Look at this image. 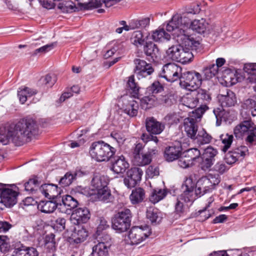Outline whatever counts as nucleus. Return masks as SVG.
I'll return each instance as SVG.
<instances>
[{
  "mask_svg": "<svg viewBox=\"0 0 256 256\" xmlns=\"http://www.w3.org/2000/svg\"><path fill=\"white\" fill-rule=\"evenodd\" d=\"M36 122L32 118H24L8 126L0 127V142L5 145L10 140L16 145L20 146L30 140L38 134Z\"/></svg>",
  "mask_w": 256,
  "mask_h": 256,
  "instance_id": "1",
  "label": "nucleus"
},
{
  "mask_svg": "<svg viewBox=\"0 0 256 256\" xmlns=\"http://www.w3.org/2000/svg\"><path fill=\"white\" fill-rule=\"evenodd\" d=\"M116 152L114 148L102 140L92 142L89 150L92 158L98 162L109 161Z\"/></svg>",
  "mask_w": 256,
  "mask_h": 256,
  "instance_id": "2",
  "label": "nucleus"
},
{
  "mask_svg": "<svg viewBox=\"0 0 256 256\" xmlns=\"http://www.w3.org/2000/svg\"><path fill=\"white\" fill-rule=\"evenodd\" d=\"M202 80L200 73L195 70L188 71L181 74L180 85L182 88L192 91L199 88Z\"/></svg>",
  "mask_w": 256,
  "mask_h": 256,
  "instance_id": "3",
  "label": "nucleus"
},
{
  "mask_svg": "<svg viewBox=\"0 0 256 256\" xmlns=\"http://www.w3.org/2000/svg\"><path fill=\"white\" fill-rule=\"evenodd\" d=\"M220 182V178L218 174H210L208 176H203L196 183L195 194L200 197L214 190Z\"/></svg>",
  "mask_w": 256,
  "mask_h": 256,
  "instance_id": "4",
  "label": "nucleus"
},
{
  "mask_svg": "<svg viewBox=\"0 0 256 256\" xmlns=\"http://www.w3.org/2000/svg\"><path fill=\"white\" fill-rule=\"evenodd\" d=\"M132 213L130 209L118 212L114 214L112 220V226L119 232L126 231L130 226Z\"/></svg>",
  "mask_w": 256,
  "mask_h": 256,
  "instance_id": "5",
  "label": "nucleus"
},
{
  "mask_svg": "<svg viewBox=\"0 0 256 256\" xmlns=\"http://www.w3.org/2000/svg\"><path fill=\"white\" fill-rule=\"evenodd\" d=\"M191 22H192L186 12H184L182 14H176L167 24L166 30L169 32L176 31L180 32V30L182 28L188 32Z\"/></svg>",
  "mask_w": 256,
  "mask_h": 256,
  "instance_id": "6",
  "label": "nucleus"
},
{
  "mask_svg": "<svg viewBox=\"0 0 256 256\" xmlns=\"http://www.w3.org/2000/svg\"><path fill=\"white\" fill-rule=\"evenodd\" d=\"M200 152L196 148H191L182 152L178 164L182 168L192 167L200 160Z\"/></svg>",
  "mask_w": 256,
  "mask_h": 256,
  "instance_id": "7",
  "label": "nucleus"
},
{
  "mask_svg": "<svg viewBox=\"0 0 256 256\" xmlns=\"http://www.w3.org/2000/svg\"><path fill=\"white\" fill-rule=\"evenodd\" d=\"M152 233L148 225L133 226L129 232L128 238L132 244H138L147 238Z\"/></svg>",
  "mask_w": 256,
  "mask_h": 256,
  "instance_id": "8",
  "label": "nucleus"
},
{
  "mask_svg": "<svg viewBox=\"0 0 256 256\" xmlns=\"http://www.w3.org/2000/svg\"><path fill=\"white\" fill-rule=\"evenodd\" d=\"M182 68L175 64L168 63L165 64L162 72L159 74L160 76L164 78L168 82H174L178 80H180Z\"/></svg>",
  "mask_w": 256,
  "mask_h": 256,
  "instance_id": "9",
  "label": "nucleus"
},
{
  "mask_svg": "<svg viewBox=\"0 0 256 256\" xmlns=\"http://www.w3.org/2000/svg\"><path fill=\"white\" fill-rule=\"evenodd\" d=\"M135 68L134 74L138 79L146 78L154 72L152 64L147 63L145 60L139 58L134 60Z\"/></svg>",
  "mask_w": 256,
  "mask_h": 256,
  "instance_id": "10",
  "label": "nucleus"
},
{
  "mask_svg": "<svg viewBox=\"0 0 256 256\" xmlns=\"http://www.w3.org/2000/svg\"><path fill=\"white\" fill-rule=\"evenodd\" d=\"M200 116L195 113H192L189 117L185 118L184 122V131L188 138L194 139L198 133V119Z\"/></svg>",
  "mask_w": 256,
  "mask_h": 256,
  "instance_id": "11",
  "label": "nucleus"
},
{
  "mask_svg": "<svg viewBox=\"0 0 256 256\" xmlns=\"http://www.w3.org/2000/svg\"><path fill=\"white\" fill-rule=\"evenodd\" d=\"M142 170L138 168H132L127 172V176L124 180V184L129 188L134 187L141 180Z\"/></svg>",
  "mask_w": 256,
  "mask_h": 256,
  "instance_id": "12",
  "label": "nucleus"
},
{
  "mask_svg": "<svg viewBox=\"0 0 256 256\" xmlns=\"http://www.w3.org/2000/svg\"><path fill=\"white\" fill-rule=\"evenodd\" d=\"M88 236V231L82 226L77 225L73 230L71 236L68 238L70 243L80 244L85 241Z\"/></svg>",
  "mask_w": 256,
  "mask_h": 256,
  "instance_id": "13",
  "label": "nucleus"
},
{
  "mask_svg": "<svg viewBox=\"0 0 256 256\" xmlns=\"http://www.w3.org/2000/svg\"><path fill=\"white\" fill-rule=\"evenodd\" d=\"M17 192L10 188H6L0 192V202L6 207H12L16 203Z\"/></svg>",
  "mask_w": 256,
  "mask_h": 256,
  "instance_id": "14",
  "label": "nucleus"
},
{
  "mask_svg": "<svg viewBox=\"0 0 256 256\" xmlns=\"http://www.w3.org/2000/svg\"><path fill=\"white\" fill-rule=\"evenodd\" d=\"M129 164L126 158L123 155H121L114 158L112 161L111 169L116 174H123L129 168Z\"/></svg>",
  "mask_w": 256,
  "mask_h": 256,
  "instance_id": "15",
  "label": "nucleus"
},
{
  "mask_svg": "<svg viewBox=\"0 0 256 256\" xmlns=\"http://www.w3.org/2000/svg\"><path fill=\"white\" fill-rule=\"evenodd\" d=\"M256 130L255 124L251 120H244L237 125L234 128V134L236 138H240L242 135Z\"/></svg>",
  "mask_w": 256,
  "mask_h": 256,
  "instance_id": "16",
  "label": "nucleus"
},
{
  "mask_svg": "<svg viewBox=\"0 0 256 256\" xmlns=\"http://www.w3.org/2000/svg\"><path fill=\"white\" fill-rule=\"evenodd\" d=\"M143 51L150 61H155L160 57V52L156 44L152 42H146Z\"/></svg>",
  "mask_w": 256,
  "mask_h": 256,
  "instance_id": "17",
  "label": "nucleus"
},
{
  "mask_svg": "<svg viewBox=\"0 0 256 256\" xmlns=\"http://www.w3.org/2000/svg\"><path fill=\"white\" fill-rule=\"evenodd\" d=\"M90 218V212L88 209H74L70 216L71 220L78 225L81 223H86Z\"/></svg>",
  "mask_w": 256,
  "mask_h": 256,
  "instance_id": "18",
  "label": "nucleus"
},
{
  "mask_svg": "<svg viewBox=\"0 0 256 256\" xmlns=\"http://www.w3.org/2000/svg\"><path fill=\"white\" fill-rule=\"evenodd\" d=\"M146 127L150 134H160L164 129V125L157 121L154 118H147L146 120Z\"/></svg>",
  "mask_w": 256,
  "mask_h": 256,
  "instance_id": "19",
  "label": "nucleus"
},
{
  "mask_svg": "<svg viewBox=\"0 0 256 256\" xmlns=\"http://www.w3.org/2000/svg\"><path fill=\"white\" fill-rule=\"evenodd\" d=\"M58 186L52 184H45L39 188L40 192L50 200L53 199L60 194Z\"/></svg>",
  "mask_w": 256,
  "mask_h": 256,
  "instance_id": "20",
  "label": "nucleus"
},
{
  "mask_svg": "<svg viewBox=\"0 0 256 256\" xmlns=\"http://www.w3.org/2000/svg\"><path fill=\"white\" fill-rule=\"evenodd\" d=\"M221 78L222 84L226 87L231 86L238 82L236 72L230 68L225 69L222 72Z\"/></svg>",
  "mask_w": 256,
  "mask_h": 256,
  "instance_id": "21",
  "label": "nucleus"
},
{
  "mask_svg": "<svg viewBox=\"0 0 256 256\" xmlns=\"http://www.w3.org/2000/svg\"><path fill=\"white\" fill-rule=\"evenodd\" d=\"M182 147L180 144L166 148L164 150V158L168 162L178 160L182 154Z\"/></svg>",
  "mask_w": 256,
  "mask_h": 256,
  "instance_id": "22",
  "label": "nucleus"
},
{
  "mask_svg": "<svg viewBox=\"0 0 256 256\" xmlns=\"http://www.w3.org/2000/svg\"><path fill=\"white\" fill-rule=\"evenodd\" d=\"M222 107L234 106L237 102L235 94L232 90H226V94H222L219 97Z\"/></svg>",
  "mask_w": 256,
  "mask_h": 256,
  "instance_id": "23",
  "label": "nucleus"
},
{
  "mask_svg": "<svg viewBox=\"0 0 256 256\" xmlns=\"http://www.w3.org/2000/svg\"><path fill=\"white\" fill-rule=\"evenodd\" d=\"M108 178L100 174H94L91 182L92 190H95L96 191L108 187Z\"/></svg>",
  "mask_w": 256,
  "mask_h": 256,
  "instance_id": "24",
  "label": "nucleus"
},
{
  "mask_svg": "<svg viewBox=\"0 0 256 256\" xmlns=\"http://www.w3.org/2000/svg\"><path fill=\"white\" fill-rule=\"evenodd\" d=\"M36 250L32 247H26L21 245L16 248L12 256H38Z\"/></svg>",
  "mask_w": 256,
  "mask_h": 256,
  "instance_id": "25",
  "label": "nucleus"
},
{
  "mask_svg": "<svg viewBox=\"0 0 256 256\" xmlns=\"http://www.w3.org/2000/svg\"><path fill=\"white\" fill-rule=\"evenodd\" d=\"M178 36L184 37V45L186 46H187L188 48L190 50V48L193 49L196 48L200 44L198 41L195 40L191 37L188 32L182 28L180 30V34H178Z\"/></svg>",
  "mask_w": 256,
  "mask_h": 256,
  "instance_id": "26",
  "label": "nucleus"
},
{
  "mask_svg": "<svg viewBox=\"0 0 256 256\" xmlns=\"http://www.w3.org/2000/svg\"><path fill=\"white\" fill-rule=\"evenodd\" d=\"M37 91L28 87H21L18 90V96L20 102L24 104L27 100L28 98L36 94Z\"/></svg>",
  "mask_w": 256,
  "mask_h": 256,
  "instance_id": "27",
  "label": "nucleus"
},
{
  "mask_svg": "<svg viewBox=\"0 0 256 256\" xmlns=\"http://www.w3.org/2000/svg\"><path fill=\"white\" fill-rule=\"evenodd\" d=\"M244 70L248 75L247 80L252 84H256V63L246 64Z\"/></svg>",
  "mask_w": 256,
  "mask_h": 256,
  "instance_id": "28",
  "label": "nucleus"
},
{
  "mask_svg": "<svg viewBox=\"0 0 256 256\" xmlns=\"http://www.w3.org/2000/svg\"><path fill=\"white\" fill-rule=\"evenodd\" d=\"M108 244L98 243L93 246L90 256H109Z\"/></svg>",
  "mask_w": 256,
  "mask_h": 256,
  "instance_id": "29",
  "label": "nucleus"
},
{
  "mask_svg": "<svg viewBox=\"0 0 256 256\" xmlns=\"http://www.w3.org/2000/svg\"><path fill=\"white\" fill-rule=\"evenodd\" d=\"M192 91H194V92L196 94L198 102L199 104H200V106L203 104H207V102L211 100V96L209 92L206 90L198 88Z\"/></svg>",
  "mask_w": 256,
  "mask_h": 256,
  "instance_id": "30",
  "label": "nucleus"
},
{
  "mask_svg": "<svg viewBox=\"0 0 256 256\" xmlns=\"http://www.w3.org/2000/svg\"><path fill=\"white\" fill-rule=\"evenodd\" d=\"M208 26V23L206 20L202 18L200 20H195L191 22L190 27L188 30H190L196 31L198 34H203L206 31Z\"/></svg>",
  "mask_w": 256,
  "mask_h": 256,
  "instance_id": "31",
  "label": "nucleus"
},
{
  "mask_svg": "<svg viewBox=\"0 0 256 256\" xmlns=\"http://www.w3.org/2000/svg\"><path fill=\"white\" fill-rule=\"evenodd\" d=\"M84 175V173L80 170L77 171L74 173V175L67 172L63 177H62L59 181V184L62 187H66L70 184L74 179L77 176H82Z\"/></svg>",
  "mask_w": 256,
  "mask_h": 256,
  "instance_id": "32",
  "label": "nucleus"
},
{
  "mask_svg": "<svg viewBox=\"0 0 256 256\" xmlns=\"http://www.w3.org/2000/svg\"><path fill=\"white\" fill-rule=\"evenodd\" d=\"M152 161L151 152L142 154L140 156L132 158V162L134 164L138 166H144L150 163Z\"/></svg>",
  "mask_w": 256,
  "mask_h": 256,
  "instance_id": "33",
  "label": "nucleus"
},
{
  "mask_svg": "<svg viewBox=\"0 0 256 256\" xmlns=\"http://www.w3.org/2000/svg\"><path fill=\"white\" fill-rule=\"evenodd\" d=\"M146 218L152 224H159L162 219V214L158 209H147Z\"/></svg>",
  "mask_w": 256,
  "mask_h": 256,
  "instance_id": "34",
  "label": "nucleus"
},
{
  "mask_svg": "<svg viewBox=\"0 0 256 256\" xmlns=\"http://www.w3.org/2000/svg\"><path fill=\"white\" fill-rule=\"evenodd\" d=\"M152 38L155 42H162L168 40L170 38V36L166 32L164 28H159L153 32Z\"/></svg>",
  "mask_w": 256,
  "mask_h": 256,
  "instance_id": "35",
  "label": "nucleus"
},
{
  "mask_svg": "<svg viewBox=\"0 0 256 256\" xmlns=\"http://www.w3.org/2000/svg\"><path fill=\"white\" fill-rule=\"evenodd\" d=\"M138 102L135 100H129L126 106L124 112L131 117L135 116L138 112Z\"/></svg>",
  "mask_w": 256,
  "mask_h": 256,
  "instance_id": "36",
  "label": "nucleus"
},
{
  "mask_svg": "<svg viewBox=\"0 0 256 256\" xmlns=\"http://www.w3.org/2000/svg\"><path fill=\"white\" fill-rule=\"evenodd\" d=\"M166 194V190L164 189H154L150 195L149 200L152 203L155 204L162 200Z\"/></svg>",
  "mask_w": 256,
  "mask_h": 256,
  "instance_id": "37",
  "label": "nucleus"
},
{
  "mask_svg": "<svg viewBox=\"0 0 256 256\" xmlns=\"http://www.w3.org/2000/svg\"><path fill=\"white\" fill-rule=\"evenodd\" d=\"M182 46L181 45L172 46L166 50L168 56L173 60L178 61L182 50Z\"/></svg>",
  "mask_w": 256,
  "mask_h": 256,
  "instance_id": "38",
  "label": "nucleus"
},
{
  "mask_svg": "<svg viewBox=\"0 0 256 256\" xmlns=\"http://www.w3.org/2000/svg\"><path fill=\"white\" fill-rule=\"evenodd\" d=\"M199 145L209 144L212 140V136L208 134L204 130L198 132L196 136L194 139Z\"/></svg>",
  "mask_w": 256,
  "mask_h": 256,
  "instance_id": "39",
  "label": "nucleus"
},
{
  "mask_svg": "<svg viewBox=\"0 0 256 256\" xmlns=\"http://www.w3.org/2000/svg\"><path fill=\"white\" fill-rule=\"evenodd\" d=\"M40 182H38L37 177L30 178L24 184V190L28 193H36V192L39 189Z\"/></svg>",
  "mask_w": 256,
  "mask_h": 256,
  "instance_id": "40",
  "label": "nucleus"
},
{
  "mask_svg": "<svg viewBox=\"0 0 256 256\" xmlns=\"http://www.w3.org/2000/svg\"><path fill=\"white\" fill-rule=\"evenodd\" d=\"M144 197V191L143 188H138L132 190L130 199L133 204H138L142 201Z\"/></svg>",
  "mask_w": 256,
  "mask_h": 256,
  "instance_id": "41",
  "label": "nucleus"
},
{
  "mask_svg": "<svg viewBox=\"0 0 256 256\" xmlns=\"http://www.w3.org/2000/svg\"><path fill=\"white\" fill-rule=\"evenodd\" d=\"M218 72L215 64H210L203 69L202 72L206 80H210L215 76Z\"/></svg>",
  "mask_w": 256,
  "mask_h": 256,
  "instance_id": "42",
  "label": "nucleus"
},
{
  "mask_svg": "<svg viewBox=\"0 0 256 256\" xmlns=\"http://www.w3.org/2000/svg\"><path fill=\"white\" fill-rule=\"evenodd\" d=\"M131 42L136 46H142L144 42V35L141 30H136L133 32L130 38Z\"/></svg>",
  "mask_w": 256,
  "mask_h": 256,
  "instance_id": "43",
  "label": "nucleus"
},
{
  "mask_svg": "<svg viewBox=\"0 0 256 256\" xmlns=\"http://www.w3.org/2000/svg\"><path fill=\"white\" fill-rule=\"evenodd\" d=\"M58 8L62 12L66 13H70L78 10L76 5L70 1L60 3L58 6Z\"/></svg>",
  "mask_w": 256,
  "mask_h": 256,
  "instance_id": "44",
  "label": "nucleus"
},
{
  "mask_svg": "<svg viewBox=\"0 0 256 256\" xmlns=\"http://www.w3.org/2000/svg\"><path fill=\"white\" fill-rule=\"evenodd\" d=\"M180 54V58L178 62L185 64L190 62L194 57L192 52L188 48L186 50L182 47V50Z\"/></svg>",
  "mask_w": 256,
  "mask_h": 256,
  "instance_id": "45",
  "label": "nucleus"
},
{
  "mask_svg": "<svg viewBox=\"0 0 256 256\" xmlns=\"http://www.w3.org/2000/svg\"><path fill=\"white\" fill-rule=\"evenodd\" d=\"M97 196L100 200L105 202H110L112 198L110 191L108 187L97 191Z\"/></svg>",
  "mask_w": 256,
  "mask_h": 256,
  "instance_id": "46",
  "label": "nucleus"
},
{
  "mask_svg": "<svg viewBox=\"0 0 256 256\" xmlns=\"http://www.w3.org/2000/svg\"><path fill=\"white\" fill-rule=\"evenodd\" d=\"M220 138L222 144H224L222 150L224 152H226L230 147L234 139L233 135L228 134H222L220 136Z\"/></svg>",
  "mask_w": 256,
  "mask_h": 256,
  "instance_id": "47",
  "label": "nucleus"
},
{
  "mask_svg": "<svg viewBox=\"0 0 256 256\" xmlns=\"http://www.w3.org/2000/svg\"><path fill=\"white\" fill-rule=\"evenodd\" d=\"M184 102L185 105L190 108H196L199 104L194 91H192L191 94H187L184 99Z\"/></svg>",
  "mask_w": 256,
  "mask_h": 256,
  "instance_id": "48",
  "label": "nucleus"
},
{
  "mask_svg": "<svg viewBox=\"0 0 256 256\" xmlns=\"http://www.w3.org/2000/svg\"><path fill=\"white\" fill-rule=\"evenodd\" d=\"M155 99L154 96L144 97L140 100V106L144 110H146L152 108L154 104Z\"/></svg>",
  "mask_w": 256,
  "mask_h": 256,
  "instance_id": "49",
  "label": "nucleus"
},
{
  "mask_svg": "<svg viewBox=\"0 0 256 256\" xmlns=\"http://www.w3.org/2000/svg\"><path fill=\"white\" fill-rule=\"evenodd\" d=\"M196 184L194 182H193L192 177L186 178L184 184L182 185V188L184 189V194L185 195H188L192 192L194 188H196Z\"/></svg>",
  "mask_w": 256,
  "mask_h": 256,
  "instance_id": "50",
  "label": "nucleus"
},
{
  "mask_svg": "<svg viewBox=\"0 0 256 256\" xmlns=\"http://www.w3.org/2000/svg\"><path fill=\"white\" fill-rule=\"evenodd\" d=\"M159 100L161 104L166 106H171L176 102L174 96L172 94H168L164 96H161Z\"/></svg>",
  "mask_w": 256,
  "mask_h": 256,
  "instance_id": "51",
  "label": "nucleus"
},
{
  "mask_svg": "<svg viewBox=\"0 0 256 256\" xmlns=\"http://www.w3.org/2000/svg\"><path fill=\"white\" fill-rule=\"evenodd\" d=\"M127 88L128 90H131L130 93L132 94L134 96H136L138 95L139 91V87L134 82V75L129 77L127 82Z\"/></svg>",
  "mask_w": 256,
  "mask_h": 256,
  "instance_id": "52",
  "label": "nucleus"
},
{
  "mask_svg": "<svg viewBox=\"0 0 256 256\" xmlns=\"http://www.w3.org/2000/svg\"><path fill=\"white\" fill-rule=\"evenodd\" d=\"M164 90V87L158 81H154L150 86L146 88V91L150 94H156L162 92Z\"/></svg>",
  "mask_w": 256,
  "mask_h": 256,
  "instance_id": "53",
  "label": "nucleus"
},
{
  "mask_svg": "<svg viewBox=\"0 0 256 256\" xmlns=\"http://www.w3.org/2000/svg\"><path fill=\"white\" fill-rule=\"evenodd\" d=\"M214 162L212 160L205 157L204 156H200V160L197 164L198 166L203 170H208L213 164Z\"/></svg>",
  "mask_w": 256,
  "mask_h": 256,
  "instance_id": "54",
  "label": "nucleus"
},
{
  "mask_svg": "<svg viewBox=\"0 0 256 256\" xmlns=\"http://www.w3.org/2000/svg\"><path fill=\"white\" fill-rule=\"evenodd\" d=\"M62 202L64 206L70 208H76L78 204V202L70 195L62 198Z\"/></svg>",
  "mask_w": 256,
  "mask_h": 256,
  "instance_id": "55",
  "label": "nucleus"
},
{
  "mask_svg": "<svg viewBox=\"0 0 256 256\" xmlns=\"http://www.w3.org/2000/svg\"><path fill=\"white\" fill-rule=\"evenodd\" d=\"M180 116L178 114L174 112L168 114L164 118V120L168 124H176L180 122Z\"/></svg>",
  "mask_w": 256,
  "mask_h": 256,
  "instance_id": "56",
  "label": "nucleus"
},
{
  "mask_svg": "<svg viewBox=\"0 0 256 256\" xmlns=\"http://www.w3.org/2000/svg\"><path fill=\"white\" fill-rule=\"evenodd\" d=\"M8 238L5 236H0V251L4 254L8 252L10 245L8 242Z\"/></svg>",
  "mask_w": 256,
  "mask_h": 256,
  "instance_id": "57",
  "label": "nucleus"
},
{
  "mask_svg": "<svg viewBox=\"0 0 256 256\" xmlns=\"http://www.w3.org/2000/svg\"><path fill=\"white\" fill-rule=\"evenodd\" d=\"M56 45V42H52L50 44H46L36 49L32 54V56H36L38 53H46L52 48H54Z\"/></svg>",
  "mask_w": 256,
  "mask_h": 256,
  "instance_id": "58",
  "label": "nucleus"
},
{
  "mask_svg": "<svg viewBox=\"0 0 256 256\" xmlns=\"http://www.w3.org/2000/svg\"><path fill=\"white\" fill-rule=\"evenodd\" d=\"M217 154V150L210 146L204 150V152L202 155L214 162V157L216 156Z\"/></svg>",
  "mask_w": 256,
  "mask_h": 256,
  "instance_id": "59",
  "label": "nucleus"
},
{
  "mask_svg": "<svg viewBox=\"0 0 256 256\" xmlns=\"http://www.w3.org/2000/svg\"><path fill=\"white\" fill-rule=\"evenodd\" d=\"M200 4L193 3L186 8V12L189 14H196L200 11Z\"/></svg>",
  "mask_w": 256,
  "mask_h": 256,
  "instance_id": "60",
  "label": "nucleus"
},
{
  "mask_svg": "<svg viewBox=\"0 0 256 256\" xmlns=\"http://www.w3.org/2000/svg\"><path fill=\"white\" fill-rule=\"evenodd\" d=\"M66 220L63 218H58L52 225V227L57 232H62L65 228Z\"/></svg>",
  "mask_w": 256,
  "mask_h": 256,
  "instance_id": "61",
  "label": "nucleus"
},
{
  "mask_svg": "<svg viewBox=\"0 0 256 256\" xmlns=\"http://www.w3.org/2000/svg\"><path fill=\"white\" fill-rule=\"evenodd\" d=\"M40 82L47 88L52 87L55 82L54 77L50 74H46L45 76L42 78Z\"/></svg>",
  "mask_w": 256,
  "mask_h": 256,
  "instance_id": "62",
  "label": "nucleus"
},
{
  "mask_svg": "<svg viewBox=\"0 0 256 256\" xmlns=\"http://www.w3.org/2000/svg\"><path fill=\"white\" fill-rule=\"evenodd\" d=\"M234 154L239 158L240 157L244 158L248 154V150L246 146H240L232 150Z\"/></svg>",
  "mask_w": 256,
  "mask_h": 256,
  "instance_id": "63",
  "label": "nucleus"
},
{
  "mask_svg": "<svg viewBox=\"0 0 256 256\" xmlns=\"http://www.w3.org/2000/svg\"><path fill=\"white\" fill-rule=\"evenodd\" d=\"M144 146L142 144L138 143L132 150V158H134L137 156H140L142 154V150Z\"/></svg>",
  "mask_w": 256,
  "mask_h": 256,
  "instance_id": "64",
  "label": "nucleus"
}]
</instances>
